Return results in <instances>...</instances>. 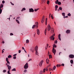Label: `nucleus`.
<instances>
[{
    "label": "nucleus",
    "mask_w": 74,
    "mask_h": 74,
    "mask_svg": "<svg viewBox=\"0 0 74 74\" xmlns=\"http://www.w3.org/2000/svg\"><path fill=\"white\" fill-rule=\"evenodd\" d=\"M55 34H54L50 37V38L51 39V40H53H53H55V37H54V36H55Z\"/></svg>",
    "instance_id": "f257e3e1"
},
{
    "label": "nucleus",
    "mask_w": 74,
    "mask_h": 74,
    "mask_svg": "<svg viewBox=\"0 0 74 74\" xmlns=\"http://www.w3.org/2000/svg\"><path fill=\"white\" fill-rule=\"evenodd\" d=\"M29 67V65H28V63H27L24 65V68L25 69H27Z\"/></svg>",
    "instance_id": "f03ea898"
},
{
    "label": "nucleus",
    "mask_w": 74,
    "mask_h": 74,
    "mask_svg": "<svg viewBox=\"0 0 74 74\" xmlns=\"http://www.w3.org/2000/svg\"><path fill=\"white\" fill-rule=\"evenodd\" d=\"M6 65H7L8 70H10L11 69V66H10L9 65H8V64L7 63L6 64Z\"/></svg>",
    "instance_id": "7ed1b4c3"
},
{
    "label": "nucleus",
    "mask_w": 74,
    "mask_h": 74,
    "mask_svg": "<svg viewBox=\"0 0 74 74\" xmlns=\"http://www.w3.org/2000/svg\"><path fill=\"white\" fill-rule=\"evenodd\" d=\"M52 52H53V53H54V55H55V53H56V49H55V48H53Z\"/></svg>",
    "instance_id": "20e7f679"
},
{
    "label": "nucleus",
    "mask_w": 74,
    "mask_h": 74,
    "mask_svg": "<svg viewBox=\"0 0 74 74\" xmlns=\"http://www.w3.org/2000/svg\"><path fill=\"white\" fill-rule=\"evenodd\" d=\"M44 21H45V16H43L41 21L42 23H43L44 22Z\"/></svg>",
    "instance_id": "39448f33"
},
{
    "label": "nucleus",
    "mask_w": 74,
    "mask_h": 74,
    "mask_svg": "<svg viewBox=\"0 0 74 74\" xmlns=\"http://www.w3.org/2000/svg\"><path fill=\"white\" fill-rule=\"evenodd\" d=\"M51 29V26L49 24L48 26H47V30L48 31H49Z\"/></svg>",
    "instance_id": "423d86ee"
},
{
    "label": "nucleus",
    "mask_w": 74,
    "mask_h": 74,
    "mask_svg": "<svg viewBox=\"0 0 74 74\" xmlns=\"http://www.w3.org/2000/svg\"><path fill=\"white\" fill-rule=\"evenodd\" d=\"M69 57L70 58H71L72 59H73V58H74V55H72V54L70 55H69Z\"/></svg>",
    "instance_id": "0eeeda50"
},
{
    "label": "nucleus",
    "mask_w": 74,
    "mask_h": 74,
    "mask_svg": "<svg viewBox=\"0 0 74 74\" xmlns=\"http://www.w3.org/2000/svg\"><path fill=\"white\" fill-rule=\"evenodd\" d=\"M29 12H34V10L33 8H31L29 9Z\"/></svg>",
    "instance_id": "6e6552de"
},
{
    "label": "nucleus",
    "mask_w": 74,
    "mask_h": 74,
    "mask_svg": "<svg viewBox=\"0 0 74 74\" xmlns=\"http://www.w3.org/2000/svg\"><path fill=\"white\" fill-rule=\"evenodd\" d=\"M51 34H53L54 33V29L53 28L51 29Z\"/></svg>",
    "instance_id": "1a4fd4ad"
},
{
    "label": "nucleus",
    "mask_w": 74,
    "mask_h": 74,
    "mask_svg": "<svg viewBox=\"0 0 74 74\" xmlns=\"http://www.w3.org/2000/svg\"><path fill=\"white\" fill-rule=\"evenodd\" d=\"M38 46H36V47L35 48V51H38Z\"/></svg>",
    "instance_id": "9d476101"
},
{
    "label": "nucleus",
    "mask_w": 74,
    "mask_h": 74,
    "mask_svg": "<svg viewBox=\"0 0 74 74\" xmlns=\"http://www.w3.org/2000/svg\"><path fill=\"white\" fill-rule=\"evenodd\" d=\"M36 31L37 34L40 35V30H39V29H37Z\"/></svg>",
    "instance_id": "9b49d317"
},
{
    "label": "nucleus",
    "mask_w": 74,
    "mask_h": 74,
    "mask_svg": "<svg viewBox=\"0 0 74 74\" xmlns=\"http://www.w3.org/2000/svg\"><path fill=\"white\" fill-rule=\"evenodd\" d=\"M3 8V5L2 4H1L0 5V10H1V8Z\"/></svg>",
    "instance_id": "f8f14e48"
},
{
    "label": "nucleus",
    "mask_w": 74,
    "mask_h": 74,
    "mask_svg": "<svg viewBox=\"0 0 74 74\" xmlns=\"http://www.w3.org/2000/svg\"><path fill=\"white\" fill-rule=\"evenodd\" d=\"M58 39L60 41H61V38H60V34H59L58 36Z\"/></svg>",
    "instance_id": "ddd939ff"
},
{
    "label": "nucleus",
    "mask_w": 74,
    "mask_h": 74,
    "mask_svg": "<svg viewBox=\"0 0 74 74\" xmlns=\"http://www.w3.org/2000/svg\"><path fill=\"white\" fill-rule=\"evenodd\" d=\"M70 30H67L66 31V32L67 34H68V33H70Z\"/></svg>",
    "instance_id": "4468645a"
},
{
    "label": "nucleus",
    "mask_w": 74,
    "mask_h": 74,
    "mask_svg": "<svg viewBox=\"0 0 74 74\" xmlns=\"http://www.w3.org/2000/svg\"><path fill=\"white\" fill-rule=\"evenodd\" d=\"M49 60H48V58H47L46 59V62L47 64H49Z\"/></svg>",
    "instance_id": "2eb2a0df"
},
{
    "label": "nucleus",
    "mask_w": 74,
    "mask_h": 74,
    "mask_svg": "<svg viewBox=\"0 0 74 74\" xmlns=\"http://www.w3.org/2000/svg\"><path fill=\"white\" fill-rule=\"evenodd\" d=\"M39 54V53H38V51H36V52H35V55H38V56Z\"/></svg>",
    "instance_id": "dca6fc26"
},
{
    "label": "nucleus",
    "mask_w": 74,
    "mask_h": 74,
    "mask_svg": "<svg viewBox=\"0 0 74 74\" xmlns=\"http://www.w3.org/2000/svg\"><path fill=\"white\" fill-rule=\"evenodd\" d=\"M42 3H45V0H41Z\"/></svg>",
    "instance_id": "f3484780"
},
{
    "label": "nucleus",
    "mask_w": 74,
    "mask_h": 74,
    "mask_svg": "<svg viewBox=\"0 0 74 74\" xmlns=\"http://www.w3.org/2000/svg\"><path fill=\"white\" fill-rule=\"evenodd\" d=\"M29 42V40L28 39H27L26 40V43L27 44H28Z\"/></svg>",
    "instance_id": "a211bd4d"
},
{
    "label": "nucleus",
    "mask_w": 74,
    "mask_h": 74,
    "mask_svg": "<svg viewBox=\"0 0 74 74\" xmlns=\"http://www.w3.org/2000/svg\"><path fill=\"white\" fill-rule=\"evenodd\" d=\"M45 23L46 25H47V18H46L45 20Z\"/></svg>",
    "instance_id": "6ab92c4d"
},
{
    "label": "nucleus",
    "mask_w": 74,
    "mask_h": 74,
    "mask_svg": "<svg viewBox=\"0 0 74 74\" xmlns=\"http://www.w3.org/2000/svg\"><path fill=\"white\" fill-rule=\"evenodd\" d=\"M44 33H45V36H46V33H47V28H46L45 29V30Z\"/></svg>",
    "instance_id": "aec40b11"
},
{
    "label": "nucleus",
    "mask_w": 74,
    "mask_h": 74,
    "mask_svg": "<svg viewBox=\"0 0 74 74\" xmlns=\"http://www.w3.org/2000/svg\"><path fill=\"white\" fill-rule=\"evenodd\" d=\"M70 63L71 64H73V60H70Z\"/></svg>",
    "instance_id": "412c9836"
},
{
    "label": "nucleus",
    "mask_w": 74,
    "mask_h": 74,
    "mask_svg": "<svg viewBox=\"0 0 74 74\" xmlns=\"http://www.w3.org/2000/svg\"><path fill=\"white\" fill-rule=\"evenodd\" d=\"M25 10H26V9L25 8H23L22 10L21 11L22 12V11H25Z\"/></svg>",
    "instance_id": "4be33fe9"
},
{
    "label": "nucleus",
    "mask_w": 74,
    "mask_h": 74,
    "mask_svg": "<svg viewBox=\"0 0 74 74\" xmlns=\"http://www.w3.org/2000/svg\"><path fill=\"white\" fill-rule=\"evenodd\" d=\"M53 70H55L56 69V66H54L53 68Z\"/></svg>",
    "instance_id": "5701e85b"
},
{
    "label": "nucleus",
    "mask_w": 74,
    "mask_h": 74,
    "mask_svg": "<svg viewBox=\"0 0 74 74\" xmlns=\"http://www.w3.org/2000/svg\"><path fill=\"white\" fill-rule=\"evenodd\" d=\"M53 47L56 48V45L55 44L53 45Z\"/></svg>",
    "instance_id": "b1692460"
},
{
    "label": "nucleus",
    "mask_w": 74,
    "mask_h": 74,
    "mask_svg": "<svg viewBox=\"0 0 74 74\" xmlns=\"http://www.w3.org/2000/svg\"><path fill=\"white\" fill-rule=\"evenodd\" d=\"M11 57H12V56L11 55H9L8 56V58H11Z\"/></svg>",
    "instance_id": "393cba45"
},
{
    "label": "nucleus",
    "mask_w": 74,
    "mask_h": 74,
    "mask_svg": "<svg viewBox=\"0 0 74 74\" xmlns=\"http://www.w3.org/2000/svg\"><path fill=\"white\" fill-rule=\"evenodd\" d=\"M39 10V8H38L37 9H34V11H35V12H36V11H38V10Z\"/></svg>",
    "instance_id": "a878e982"
},
{
    "label": "nucleus",
    "mask_w": 74,
    "mask_h": 74,
    "mask_svg": "<svg viewBox=\"0 0 74 74\" xmlns=\"http://www.w3.org/2000/svg\"><path fill=\"white\" fill-rule=\"evenodd\" d=\"M27 72V70L26 69H25L24 71V73H26V72Z\"/></svg>",
    "instance_id": "bb28decb"
},
{
    "label": "nucleus",
    "mask_w": 74,
    "mask_h": 74,
    "mask_svg": "<svg viewBox=\"0 0 74 74\" xmlns=\"http://www.w3.org/2000/svg\"><path fill=\"white\" fill-rule=\"evenodd\" d=\"M36 25H34L32 27V28L34 29L35 27H36Z\"/></svg>",
    "instance_id": "cd10ccee"
},
{
    "label": "nucleus",
    "mask_w": 74,
    "mask_h": 74,
    "mask_svg": "<svg viewBox=\"0 0 74 74\" xmlns=\"http://www.w3.org/2000/svg\"><path fill=\"white\" fill-rule=\"evenodd\" d=\"M62 15L63 16H65V13H62Z\"/></svg>",
    "instance_id": "c85d7f7f"
},
{
    "label": "nucleus",
    "mask_w": 74,
    "mask_h": 74,
    "mask_svg": "<svg viewBox=\"0 0 74 74\" xmlns=\"http://www.w3.org/2000/svg\"><path fill=\"white\" fill-rule=\"evenodd\" d=\"M45 70H46V69H44L43 70V73H45Z\"/></svg>",
    "instance_id": "c756f323"
},
{
    "label": "nucleus",
    "mask_w": 74,
    "mask_h": 74,
    "mask_svg": "<svg viewBox=\"0 0 74 74\" xmlns=\"http://www.w3.org/2000/svg\"><path fill=\"white\" fill-rule=\"evenodd\" d=\"M12 71H16V69H15V68H14L12 70Z\"/></svg>",
    "instance_id": "7c9ffc66"
},
{
    "label": "nucleus",
    "mask_w": 74,
    "mask_h": 74,
    "mask_svg": "<svg viewBox=\"0 0 74 74\" xmlns=\"http://www.w3.org/2000/svg\"><path fill=\"white\" fill-rule=\"evenodd\" d=\"M39 66L40 67H41L42 66V64L40 63V62L39 63Z\"/></svg>",
    "instance_id": "2f4dec72"
},
{
    "label": "nucleus",
    "mask_w": 74,
    "mask_h": 74,
    "mask_svg": "<svg viewBox=\"0 0 74 74\" xmlns=\"http://www.w3.org/2000/svg\"><path fill=\"white\" fill-rule=\"evenodd\" d=\"M6 62H7V64H8V65H10V62H9V61H6Z\"/></svg>",
    "instance_id": "473e14b6"
},
{
    "label": "nucleus",
    "mask_w": 74,
    "mask_h": 74,
    "mask_svg": "<svg viewBox=\"0 0 74 74\" xmlns=\"http://www.w3.org/2000/svg\"><path fill=\"white\" fill-rule=\"evenodd\" d=\"M47 46H46V47H45V49H47V48H48V45H48V44H47Z\"/></svg>",
    "instance_id": "72a5a7b5"
},
{
    "label": "nucleus",
    "mask_w": 74,
    "mask_h": 74,
    "mask_svg": "<svg viewBox=\"0 0 74 74\" xmlns=\"http://www.w3.org/2000/svg\"><path fill=\"white\" fill-rule=\"evenodd\" d=\"M49 59H51V58H52V55H49Z\"/></svg>",
    "instance_id": "f704fd0d"
},
{
    "label": "nucleus",
    "mask_w": 74,
    "mask_h": 74,
    "mask_svg": "<svg viewBox=\"0 0 74 74\" xmlns=\"http://www.w3.org/2000/svg\"><path fill=\"white\" fill-rule=\"evenodd\" d=\"M58 5H61V2H58Z\"/></svg>",
    "instance_id": "c9c22d12"
},
{
    "label": "nucleus",
    "mask_w": 74,
    "mask_h": 74,
    "mask_svg": "<svg viewBox=\"0 0 74 74\" xmlns=\"http://www.w3.org/2000/svg\"><path fill=\"white\" fill-rule=\"evenodd\" d=\"M59 9L60 10H62V8H61V7H60L59 8Z\"/></svg>",
    "instance_id": "e433bc0d"
},
{
    "label": "nucleus",
    "mask_w": 74,
    "mask_h": 74,
    "mask_svg": "<svg viewBox=\"0 0 74 74\" xmlns=\"http://www.w3.org/2000/svg\"><path fill=\"white\" fill-rule=\"evenodd\" d=\"M59 67H60V65L57 64L56 65V66L57 67H59Z\"/></svg>",
    "instance_id": "4c0bfd02"
},
{
    "label": "nucleus",
    "mask_w": 74,
    "mask_h": 74,
    "mask_svg": "<svg viewBox=\"0 0 74 74\" xmlns=\"http://www.w3.org/2000/svg\"><path fill=\"white\" fill-rule=\"evenodd\" d=\"M10 72V70H9V71H8V74H10L11 73Z\"/></svg>",
    "instance_id": "58836bf2"
},
{
    "label": "nucleus",
    "mask_w": 74,
    "mask_h": 74,
    "mask_svg": "<svg viewBox=\"0 0 74 74\" xmlns=\"http://www.w3.org/2000/svg\"><path fill=\"white\" fill-rule=\"evenodd\" d=\"M39 74H42V71H41L39 72Z\"/></svg>",
    "instance_id": "ea45409f"
},
{
    "label": "nucleus",
    "mask_w": 74,
    "mask_h": 74,
    "mask_svg": "<svg viewBox=\"0 0 74 74\" xmlns=\"http://www.w3.org/2000/svg\"><path fill=\"white\" fill-rule=\"evenodd\" d=\"M43 62H44V61H43V60H42L40 61V63L42 64Z\"/></svg>",
    "instance_id": "a19ab883"
},
{
    "label": "nucleus",
    "mask_w": 74,
    "mask_h": 74,
    "mask_svg": "<svg viewBox=\"0 0 74 74\" xmlns=\"http://www.w3.org/2000/svg\"><path fill=\"white\" fill-rule=\"evenodd\" d=\"M53 15L52 14H51V19H53Z\"/></svg>",
    "instance_id": "79ce46f5"
},
{
    "label": "nucleus",
    "mask_w": 74,
    "mask_h": 74,
    "mask_svg": "<svg viewBox=\"0 0 74 74\" xmlns=\"http://www.w3.org/2000/svg\"><path fill=\"white\" fill-rule=\"evenodd\" d=\"M57 43L58 41H57V40H56L54 41V43H55V44H57Z\"/></svg>",
    "instance_id": "37998d69"
},
{
    "label": "nucleus",
    "mask_w": 74,
    "mask_h": 74,
    "mask_svg": "<svg viewBox=\"0 0 74 74\" xmlns=\"http://www.w3.org/2000/svg\"><path fill=\"white\" fill-rule=\"evenodd\" d=\"M55 8L57 9L58 8V6L57 5H56L55 6Z\"/></svg>",
    "instance_id": "c03bdc74"
},
{
    "label": "nucleus",
    "mask_w": 74,
    "mask_h": 74,
    "mask_svg": "<svg viewBox=\"0 0 74 74\" xmlns=\"http://www.w3.org/2000/svg\"><path fill=\"white\" fill-rule=\"evenodd\" d=\"M1 12H2V9H0V14H1Z\"/></svg>",
    "instance_id": "a18cd8bd"
},
{
    "label": "nucleus",
    "mask_w": 74,
    "mask_h": 74,
    "mask_svg": "<svg viewBox=\"0 0 74 74\" xmlns=\"http://www.w3.org/2000/svg\"><path fill=\"white\" fill-rule=\"evenodd\" d=\"M16 22H17L18 23H19V21L18 20H16Z\"/></svg>",
    "instance_id": "49530a36"
},
{
    "label": "nucleus",
    "mask_w": 74,
    "mask_h": 74,
    "mask_svg": "<svg viewBox=\"0 0 74 74\" xmlns=\"http://www.w3.org/2000/svg\"><path fill=\"white\" fill-rule=\"evenodd\" d=\"M51 70L52 71H53V70H52V69H51V68H49V71H51Z\"/></svg>",
    "instance_id": "de8ad7c7"
},
{
    "label": "nucleus",
    "mask_w": 74,
    "mask_h": 74,
    "mask_svg": "<svg viewBox=\"0 0 74 74\" xmlns=\"http://www.w3.org/2000/svg\"><path fill=\"white\" fill-rule=\"evenodd\" d=\"M7 71L5 70H3V73H5Z\"/></svg>",
    "instance_id": "09e8293b"
},
{
    "label": "nucleus",
    "mask_w": 74,
    "mask_h": 74,
    "mask_svg": "<svg viewBox=\"0 0 74 74\" xmlns=\"http://www.w3.org/2000/svg\"><path fill=\"white\" fill-rule=\"evenodd\" d=\"M6 61H8V58H7L6 59Z\"/></svg>",
    "instance_id": "8fccbe9b"
},
{
    "label": "nucleus",
    "mask_w": 74,
    "mask_h": 74,
    "mask_svg": "<svg viewBox=\"0 0 74 74\" xmlns=\"http://www.w3.org/2000/svg\"><path fill=\"white\" fill-rule=\"evenodd\" d=\"M47 4H49V1H47Z\"/></svg>",
    "instance_id": "3c124183"
},
{
    "label": "nucleus",
    "mask_w": 74,
    "mask_h": 74,
    "mask_svg": "<svg viewBox=\"0 0 74 74\" xmlns=\"http://www.w3.org/2000/svg\"><path fill=\"white\" fill-rule=\"evenodd\" d=\"M2 3H3V4H4V3H5V1H2Z\"/></svg>",
    "instance_id": "603ef678"
},
{
    "label": "nucleus",
    "mask_w": 74,
    "mask_h": 74,
    "mask_svg": "<svg viewBox=\"0 0 74 74\" xmlns=\"http://www.w3.org/2000/svg\"><path fill=\"white\" fill-rule=\"evenodd\" d=\"M67 15L68 16H71V14H70V13H69L67 14Z\"/></svg>",
    "instance_id": "864d4df0"
},
{
    "label": "nucleus",
    "mask_w": 74,
    "mask_h": 74,
    "mask_svg": "<svg viewBox=\"0 0 74 74\" xmlns=\"http://www.w3.org/2000/svg\"><path fill=\"white\" fill-rule=\"evenodd\" d=\"M16 56L14 57H13V59H16Z\"/></svg>",
    "instance_id": "5fc2aeb1"
},
{
    "label": "nucleus",
    "mask_w": 74,
    "mask_h": 74,
    "mask_svg": "<svg viewBox=\"0 0 74 74\" xmlns=\"http://www.w3.org/2000/svg\"><path fill=\"white\" fill-rule=\"evenodd\" d=\"M38 22H36L35 23V24L36 25H38Z\"/></svg>",
    "instance_id": "6e6d98bb"
},
{
    "label": "nucleus",
    "mask_w": 74,
    "mask_h": 74,
    "mask_svg": "<svg viewBox=\"0 0 74 74\" xmlns=\"http://www.w3.org/2000/svg\"><path fill=\"white\" fill-rule=\"evenodd\" d=\"M32 59H30L29 60L28 62H30V61H32Z\"/></svg>",
    "instance_id": "4d7b16f0"
},
{
    "label": "nucleus",
    "mask_w": 74,
    "mask_h": 74,
    "mask_svg": "<svg viewBox=\"0 0 74 74\" xmlns=\"http://www.w3.org/2000/svg\"><path fill=\"white\" fill-rule=\"evenodd\" d=\"M13 35H14V34H13L11 33L10 34V36H13Z\"/></svg>",
    "instance_id": "13d9d810"
},
{
    "label": "nucleus",
    "mask_w": 74,
    "mask_h": 74,
    "mask_svg": "<svg viewBox=\"0 0 74 74\" xmlns=\"http://www.w3.org/2000/svg\"><path fill=\"white\" fill-rule=\"evenodd\" d=\"M55 3L56 4H58V2H57V1H55Z\"/></svg>",
    "instance_id": "bf43d9fd"
},
{
    "label": "nucleus",
    "mask_w": 74,
    "mask_h": 74,
    "mask_svg": "<svg viewBox=\"0 0 74 74\" xmlns=\"http://www.w3.org/2000/svg\"><path fill=\"white\" fill-rule=\"evenodd\" d=\"M21 52V51H20V50H18V53H20Z\"/></svg>",
    "instance_id": "052dcab7"
},
{
    "label": "nucleus",
    "mask_w": 74,
    "mask_h": 74,
    "mask_svg": "<svg viewBox=\"0 0 74 74\" xmlns=\"http://www.w3.org/2000/svg\"><path fill=\"white\" fill-rule=\"evenodd\" d=\"M10 3L12 5H14V3H12L11 2H10Z\"/></svg>",
    "instance_id": "680f3d73"
},
{
    "label": "nucleus",
    "mask_w": 74,
    "mask_h": 74,
    "mask_svg": "<svg viewBox=\"0 0 74 74\" xmlns=\"http://www.w3.org/2000/svg\"><path fill=\"white\" fill-rule=\"evenodd\" d=\"M16 56V54L14 55L13 56Z\"/></svg>",
    "instance_id": "e2e57ef3"
},
{
    "label": "nucleus",
    "mask_w": 74,
    "mask_h": 74,
    "mask_svg": "<svg viewBox=\"0 0 74 74\" xmlns=\"http://www.w3.org/2000/svg\"><path fill=\"white\" fill-rule=\"evenodd\" d=\"M62 66H64V64H62Z\"/></svg>",
    "instance_id": "0e129e2a"
},
{
    "label": "nucleus",
    "mask_w": 74,
    "mask_h": 74,
    "mask_svg": "<svg viewBox=\"0 0 74 74\" xmlns=\"http://www.w3.org/2000/svg\"><path fill=\"white\" fill-rule=\"evenodd\" d=\"M51 13H50L49 14V16L50 18H51Z\"/></svg>",
    "instance_id": "69168bd1"
},
{
    "label": "nucleus",
    "mask_w": 74,
    "mask_h": 74,
    "mask_svg": "<svg viewBox=\"0 0 74 74\" xmlns=\"http://www.w3.org/2000/svg\"><path fill=\"white\" fill-rule=\"evenodd\" d=\"M4 51H3V50H2V53H4Z\"/></svg>",
    "instance_id": "338daca9"
},
{
    "label": "nucleus",
    "mask_w": 74,
    "mask_h": 74,
    "mask_svg": "<svg viewBox=\"0 0 74 74\" xmlns=\"http://www.w3.org/2000/svg\"><path fill=\"white\" fill-rule=\"evenodd\" d=\"M22 49H24V50H25V48H24V47H22Z\"/></svg>",
    "instance_id": "774afa93"
}]
</instances>
